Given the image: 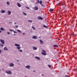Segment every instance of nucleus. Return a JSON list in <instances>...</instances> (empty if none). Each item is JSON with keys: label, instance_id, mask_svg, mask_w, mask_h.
<instances>
[{"label": "nucleus", "instance_id": "f257e3e1", "mask_svg": "<svg viewBox=\"0 0 77 77\" xmlns=\"http://www.w3.org/2000/svg\"><path fill=\"white\" fill-rule=\"evenodd\" d=\"M14 45L16 47H17L16 48L17 49L19 50V51H20V52H23V50H22L20 49H21V47H20V45L18 44H15Z\"/></svg>", "mask_w": 77, "mask_h": 77}, {"label": "nucleus", "instance_id": "f03ea898", "mask_svg": "<svg viewBox=\"0 0 77 77\" xmlns=\"http://www.w3.org/2000/svg\"><path fill=\"white\" fill-rule=\"evenodd\" d=\"M7 74H9L10 75H12V73L11 72V71L8 70V71H6L5 72Z\"/></svg>", "mask_w": 77, "mask_h": 77}, {"label": "nucleus", "instance_id": "7ed1b4c3", "mask_svg": "<svg viewBox=\"0 0 77 77\" xmlns=\"http://www.w3.org/2000/svg\"><path fill=\"white\" fill-rule=\"evenodd\" d=\"M43 52H42V53L43 55H44L45 56H46L47 55V54L46 53V51L45 50H42Z\"/></svg>", "mask_w": 77, "mask_h": 77}, {"label": "nucleus", "instance_id": "20e7f679", "mask_svg": "<svg viewBox=\"0 0 77 77\" xmlns=\"http://www.w3.org/2000/svg\"><path fill=\"white\" fill-rule=\"evenodd\" d=\"M9 66L10 67H14V64L12 63H11L9 64Z\"/></svg>", "mask_w": 77, "mask_h": 77}, {"label": "nucleus", "instance_id": "39448f33", "mask_svg": "<svg viewBox=\"0 0 77 77\" xmlns=\"http://www.w3.org/2000/svg\"><path fill=\"white\" fill-rule=\"evenodd\" d=\"M25 68H27V69H30V66H29V65H27L26 66H25Z\"/></svg>", "mask_w": 77, "mask_h": 77}, {"label": "nucleus", "instance_id": "423d86ee", "mask_svg": "<svg viewBox=\"0 0 77 77\" xmlns=\"http://www.w3.org/2000/svg\"><path fill=\"white\" fill-rule=\"evenodd\" d=\"M0 41L1 43H2L3 44H5V41L2 39H0Z\"/></svg>", "mask_w": 77, "mask_h": 77}, {"label": "nucleus", "instance_id": "0eeeda50", "mask_svg": "<svg viewBox=\"0 0 77 77\" xmlns=\"http://www.w3.org/2000/svg\"><path fill=\"white\" fill-rule=\"evenodd\" d=\"M32 38L33 39H37V37L35 35H34L32 37Z\"/></svg>", "mask_w": 77, "mask_h": 77}, {"label": "nucleus", "instance_id": "6e6552de", "mask_svg": "<svg viewBox=\"0 0 77 77\" xmlns=\"http://www.w3.org/2000/svg\"><path fill=\"white\" fill-rule=\"evenodd\" d=\"M39 41L40 42V44H44V42H43V41L41 39H40L39 40Z\"/></svg>", "mask_w": 77, "mask_h": 77}, {"label": "nucleus", "instance_id": "1a4fd4ad", "mask_svg": "<svg viewBox=\"0 0 77 77\" xmlns=\"http://www.w3.org/2000/svg\"><path fill=\"white\" fill-rule=\"evenodd\" d=\"M17 6L19 7V8H21V5L18 2L17 3Z\"/></svg>", "mask_w": 77, "mask_h": 77}, {"label": "nucleus", "instance_id": "9d476101", "mask_svg": "<svg viewBox=\"0 0 77 77\" xmlns=\"http://www.w3.org/2000/svg\"><path fill=\"white\" fill-rule=\"evenodd\" d=\"M32 48L34 50H37V48L36 47L33 46Z\"/></svg>", "mask_w": 77, "mask_h": 77}, {"label": "nucleus", "instance_id": "9b49d317", "mask_svg": "<svg viewBox=\"0 0 77 77\" xmlns=\"http://www.w3.org/2000/svg\"><path fill=\"white\" fill-rule=\"evenodd\" d=\"M8 14L9 15H10L11 14V11H8Z\"/></svg>", "mask_w": 77, "mask_h": 77}, {"label": "nucleus", "instance_id": "f8f14e48", "mask_svg": "<svg viewBox=\"0 0 77 77\" xmlns=\"http://www.w3.org/2000/svg\"><path fill=\"white\" fill-rule=\"evenodd\" d=\"M38 19L39 20H43V18H42V17H41L40 16L38 17Z\"/></svg>", "mask_w": 77, "mask_h": 77}, {"label": "nucleus", "instance_id": "ddd939ff", "mask_svg": "<svg viewBox=\"0 0 77 77\" xmlns=\"http://www.w3.org/2000/svg\"><path fill=\"white\" fill-rule=\"evenodd\" d=\"M34 9L35 10H38V7H35L34 8Z\"/></svg>", "mask_w": 77, "mask_h": 77}, {"label": "nucleus", "instance_id": "4468645a", "mask_svg": "<svg viewBox=\"0 0 77 77\" xmlns=\"http://www.w3.org/2000/svg\"><path fill=\"white\" fill-rule=\"evenodd\" d=\"M4 50L5 51H8V49L6 47L4 48Z\"/></svg>", "mask_w": 77, "mask_h": 77}, {"label": "nucleus", "instance_id": "2eb2a0df", "mask_svg": "<svg viewBox=\"0 0 77 77\" xmlns=\"http://www.w3.org/2000/svg\"><path fill=\"white\" fill-rule=\"evenodd\" d=\"M35 58L38 60H41V58H40L39 57H35Z\"/></svg>", "mask_w": 77, "mask_h": 77}, {"label": "nucleus", "instance_id": "dca6fc26", "mask_svg": "<svg viewBox=\"0 0 77 77\" xmlns=\"http://www.w3.org/2000/svg\"><path fill=\"white\" fill-rule=\"evenodd\" d=\"M1 13H5V11L2 10L1 11Z\"/></svg>", "mask_w": 77, "mask_h": 77}, {"label": "nucleus", "instance_id": "f3484780", "mask_svg": "<svg viewBox=\"0 0 77 77\" xmlns=\"http://www.w3.org/2000/svg\"><path fill=\"white\" fill-rule=\"evenodd\" d=\"M0 30H2V31H3V30L5 31V30L4 29V28H3V27H1L0 28Z\"/></svg>", "mask_w": 77, "mask_h": 77}, {"label": "nucleus", "instance_id": "a211bd4d", "mask_svg": "<svg viewBox=\"0 0 77 77\" xmlns=\"http://www.w3.org/2000/svg\"><path fill=\"white\" fill-rule=\"evenodd\" d=\"M53 11V9L52 8H51L49 9V12H52Z\"/></svg>", "mask_w": 77, "mask_h": 77}, {"label": "nucleus", "instance_id": "6ab92c4d", "mask_svg": "<svg viewBox=\"0 0 77 77\" xmlns=\"http://www.w3.org/2000/svg\"><path fill=\"white\" fill-rule=\"evenodd\" d=\"M39 3V0H37V2H36V4H38V3Z\"/></svg>", "mask_w": 77, "mask_h": 77}, {"label": "nucleus", "instance_id": "aec40b11", "mask_svg": "<svg viewBox=\"0 0 77 77\" xmlns=\"http://www.w3.org/2000/svg\"><path fill=\"white\" fill-rule=\"evenodd\" d=\"M17 32H19V33H21V31L19 29L17 30Z\"/></svg>", "mask_w": 77, "mask_h": 77}, {"label": "nucleus", "instance_id": "412c9836", "mask_svg": "<svg viewBox=\"0 0 77 77\" xmlns=\"http://www.w3.org/2000/svg\"><path fill=\"white\" fill-rule=\"evenodd\" d=\"M0 46H1V47H3V45H4V44H0Z\"/></svg>", "mask_w": 77, "mask_h": 77}, {"label": "nucleus", "instance_id": "4be33fe9", "mask_svg": "<svg viewBox=\"0 0 77 77\" xmlns=\"http://www.w3.org/2000/svg\"><path fill=\"white\" fill-rule=\"evenodd\" d=\"M7 4L8 5H10V3L9 2H7Z\"/></svg>", "mask_w": 77, "mask_h": 77}, {"label": "nucleus", "instance_id": "5701e85b", "mask_svg": "<svg viewBox=\"0 0 77 77\" xmlns=\"http://www.w3.org/2000/svg\"><path fill=\"white\" fill-rule=\"evenodd\" d=\"M54 47H58V46L56 45H54Z\"/></svg>", "mask_w": 77, "mask_h": 77}, {"label": "nucleus", "instance_id": "b1692460", "mask_svg": "<svg viewBox=\"0 0 77 77\" xmlns=\"http://www.w3.org/2000/svg\"><path fill=\"white\" fill-rule=\"evenodd\" d=\"M39 3L40 5H42V1H40Z\"/></svg>", "mask_w": 77, "mask_h": 77}, {"label": "nucleus", "instance_id": "393cba45", "mask_svg": "<svg viewBox=\"0 0 77 77\" xmlns=\"http://www.w3.org/2000/svg\"><path fill=\"white\" fill-rule=\"evenodd\" d=\"M29 22V23H32V21L30 20H28Z\"/></svg>", "mask_w": 77, "mask_h": 77}, {"label": "nucleus", "instance_id": "a878e982", "mask_svg": "<svg viewBox=\"0 0 77 77\" xmlns=\"http://www.w3.org/2000/svg\"><path fill=\"white\" fill-rule=\"evenodd\" d=\"M43 27H45V28H47V26L45 25H43Z\"/></svg>", "mask_w": 77, "mask_h": 77}, {"label": "nucleus", "instance_id": "bb28decb", "mask_svg": "<svg viewBox=\"0 0 77 77\" xmlns=\"http://www.w3.org/2000/svg\"><path fill=\"white\" fill-rule=\"evenodd\" d=\"M23 14L24 15H27V14H26V13H25L24 12H23Z\"/></svg>", "mask_w": 77, "mask_h": 77}, {"label": "nucleus", "instance_id": "cd10ccee", "mask_svg": "<svg viewBox=\"0 0 77 77\" xmlns=\"http://www.w3.org/2000/svg\"><path fill=\"white\" fill-rule=\"evenodd\" d=\"M32 28L34 30H35V28L33 27V26H32Z\"/></svg>", "mask_w": 77, "mask_h": 77}, {"label": "nucleus", "instance_id": "c85d7f7f", "mask_svg": "<svg viewBox=\"0 0 77 77\" xmlns=\"http://www.w3.org/2000/svg\"><path fill=\"white\" fill-rule=\"evenodd\" d=\"M13 32H14V33H17V32L16 31H15L14 30H13Z\"/></svg>", "mask_w": 77, "mask_h": 77}, {"label": "nucleus", "instance_id": "c756f323", "mask_svg": "<svg viewBox=\"0 0 77 77\" xmlns=\"http://www.w3.org/2000/svg\"><path fill=\"white\" fill-rule=\"evenodd\" d=\"M16 28H18V25H16L15 26Z\"/></svg>", "mask_w": 77, "mask_h": 77}, {"label": "nucleus", "instance_id": "7c9ffc66", "mask_svg": "<svg viewBox=\"0 0 77 77\" xmlns=\"http://www.w3.org/2000/svg\"><path fill=\"white\" fill-rule=\"evenodd\" d=\"M48 66L49 67V68H51V66L50 65H48Z\"/></svg>", "mask_w": 77, "mask_h": 77}, {"label": "nucleus", "instance_id": "2f4dec72", "mask_svg": "<svg viewBox=\"0 0 77 77\" xmlns=\"http://www.w3.org/2000/svg\"><path fill=\"white\" fill-rule=\"evenodd\" d=\"M26 8H27V9H29V8L28 7H26Z\"/></svg>", "mask_w": 77, "mask_h": 77}, {"label": "nucleus", "instance_id": "473e14b6", "mask_svg": "<svg viewBox=\"0 0 77 77\" xmlns=\"http://www.w3.org/2000/svg\"><path fill=\"white\" fill-rule=\"evenodd\" d=\"M8 34V35H9L10 34V32H7Z\"/></svg>", "mask_w": 77, "mask_h": 77}, {"label": "nucleus", "instance_id": "72a5a7b5", "mask_svg": "<svg viewBox=\"0 0 77 77\" xmlns=\"http://www.w3.org/2000/svg\"><path fill=\"white\" fill-rule=\"evenodd\" d=\"M23 35H26V33H23Z\"/></svg>", "mask_w": 77, "mask_h": 77}, {"label": "nucleus", "instance_id": "f704fd0d", "mask_svg": "<svg viewBox=\"0 0 77 77\" xmlns=\"http://www.w3.org/2000/svg\"><path fill=\"white\" fill-rule=\"evenodd\" d=\"M1 53H2V50H0V54H1Z\"/></svg>", "mask_w": 77, "mask_h": 77}, {"label": "nucleus", "instance_id": "c9c22d12", "mask_svg": "<svg viewBox=\"0 0 77 77\" xmlns=\"http://www.w3.org/2000/svg\"><path fill=\"white\" fill-rule=\"evenodd\" d=\"M10 30L11 32H12V31H13V30H12V29H10Z\"/></svg>", "mask_w": 77, "mask_h": 77}, {"label": "nucleus", "instance_id": "e433bc0d", "mask_svg": "<svg viewBox=\"0 0 77 77\" xmlns=\"http://www.w3.org/2000/svg\"><path fill=\"white\" fill-rule=\"evenodd\" d=\"M14 24H15V25L17 24V23L15 22V23H14Z\"/></svg>", "mask_w": 77, "mask_h": 77}, {"label": "nucleus", "instance_id": "4c0bfd02", "mask_svg": "<svg viewBox=\"0 0 77 77\" xmlns=\"http://www.w3.org/2000/svg\"><path fill=\"white\" fill-rule=\"evenodd\" d=\"M65 77H68V75H66L65 76Z\"/></svg>", "mask_w": 77, "mask_h": 77}, {"label": "nucleus", "instance_id": "58836bf2", "mask_svg": "<svg viewBox=\"0 0 77 77\" xmlns=\"http://www.w3.org/2000/svg\"><path fill=\"white\" fill-rule=\"evenodd\" d=\"M74 33H73L72 34H71V35H74Z\"/></svg>", "mask_w": 77, "mask_h": 77}, {"label": "nucleus", "instance_id": "ea45409f", "mask_svg": "<svg viewBox=\"0 0 77 77\" xmlns=\"http://www.w3.org/2000/svg\"><path fill=\"white\" fill-rule=\"evenodd\" d=\"M60 5V3H58V5H59V6Z\"/></svg>", "mask_w": 77, "mask_h": 77}, {"label": "nucleus", "instance_id": "a19ab883", "mask_svg": "<svg viewBox=\"0 0 77 77\" xmlns=\"http://www.w3.org/2000/svg\"><path fill=\"white\" fill-rule=\"evenodd\" d=\"M42 5V6H43L44 5H43V4H41Z\"/></svg>", "mask_w": 77, "mask_h": 77}, {"label": "nucleus", "instance_id": "79ce46f5", "mask_svg": "<svg viewBox=\"0 0 77 77\" xmlns=\"http://www.w3.org/2000/svg\"><path fill=\"white\" fill-rule=\"evenodd\" d=\"M17 62H19V60H17Z\"/></svg>", "mask_w": 77, "mask_h": 77}, {"label": "nucleus", "instance_id": "37998d69", "mask_svg": "<svg viewBox=\"0 0 77 77\" xmlns=\"http://www.w3.org/2000/svg\"><path fill=\"white\" fill-rule=\"evenodd\" d=\"M42 76H44V75L42 74Z\"/></svg>", "mask_w": 77, "mask_h": 77}, {"label": "nucleus", "instance_id": "c03bdc74", "mask_svg": "<svg viewBox=\"0 0 77 77\" xmlns=\"http://www.w3.org/2000/svg\"><path fill=\"white\" fill-rule=\"evenodd\" d=\"M0 33H2V31L0 30Z\"/></svg>", "mask_w": 77, "mask_h": 77}, {"label": "nucleus", "instance_id": "a18cd8bd", "mask_svg": "<svg viewBox=\"0 0 77 77\" xmlns=\"http://www.w3.org/2000/svg\"><path fill=\"white\" fill-rule=\"evenodd\" d=\"M14 35H16V34H14Z\"/></svg>", "mask_w": 77, "mask_h": 77}, {"label": "nucleus", "instance_id": "49530a36", "mask_svg": "<svg viewBox=\"0 0 77 77\" xmlns=\"http://www.w3.org/2000/svg\"><path fill=\"white\" fill-rule=\"evenodd\" d=\"M20 1H22V0H19Z\"/></svg>", "mask_w": 77, "mask_h": 77}, {"label": "nucleus", "instance_id": "de8ad7c7", "mask_svg": "<svg viewBox=\"0 0 77 77\" xmlns=\"http://www.w3.org/2000/svg\"><path fill=\"white\" fill-rule=\"evenodd\" d=\"M33 72H35V70H34Z\"/></svg>", "mask_w": 77, "mask_h": 77}, {"label": "nucleus", "instance_id": "09e8293b", "mask_svg": "<svg viewBox=\"0 0 77 77\" xmlns=\"http://www.w3.org/2000/svg\"><path fill=\"white\" fill-rule=\"evenodd\" d=\"M61 3H62V4H63V2H62Z\"/></svg>", "mask_w": 77, "mask_h": 77}, {"label": "nucleus", "instance_id": "8fccbe9b", "mask_svg": "<svg viewBox=\"0 0 77 77\" xmlns=\"http://www.w3.org/2000/svg\"><path fill=\"white\" fill-rule=\"evenodd\" d=\"M0 71H1V69H0Z\"/></svg>", "mask_w": 77, "mask_h": 77}, {"label": "nucleus", "instance_id": "3c124183", "mask_svg": "<svg viewBox=\"0 0 77 77\" xmlns=\"http://www.w3.org/2000/svg\"><path fill=\"white\" fill-rule=\"evenodd\" d=\"M2 70H4V69H2Z\"/></svg>", "mask_w": 77, "mask_h": 77}, {"label": "nucleus", "instance_id": "603ef678", "mask_svg": "<svg viewBox=\"0 0 77 77\" xmlns=\"http://www.w3.org/2000/svg\"><path fill=\"white\" fill-rule=\"evenodd\" d=\"M0 3H1V2H0Z\"/></svg>", "mask_w": 77, "mask_h": 77}]
</instances>
